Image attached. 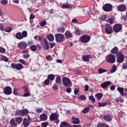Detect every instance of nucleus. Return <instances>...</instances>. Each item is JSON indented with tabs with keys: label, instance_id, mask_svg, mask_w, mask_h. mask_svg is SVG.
<instances>
[{
	"label": "nucleus",
	"instance_id": "f257e3e1",
	"mask_svg": "<svg viewBox=\"0 0 127 127\" xmlns=\"http://www.w3.org/2000/svg\"><path fill=\"white\" fill-rule=\"evenodd\" d=\"M27 37V32L26 31H24L21 32H18L15 35V38L16 39H18V40H21V39H23V38H25Z\"/></svg>",
	"mask_w": 127,
	"mask_h": 127
},
{
	"label": "nucleus",
	"instance_id": "f03ea898",
	"mask_svg": "<svg viewBox=\"0 0 127 127\" xmlns=\"http://www.w3.org/2000/svg\"><path fill=\"white\" fill-rule=\"evenodd\" d=\"M56 41L57 42L61 43L64 41V35L60 33L56 34L55 35Z\"/></svg>",
	"mask_w": 127,
	"mask_h": 127
},
{
	"label": "nucleus",
	"instance_id": "7ed1b4c3",
	"mask_svg": "<svg viewBox=\"0 0 127 127\" xmlns=\"http://www.w3.org/2000/svg\"><path fill=\"white\" fill-rule=\"evenodd\" d=\"M62 82L65 87H70V86H72V85H71L72 82H71V80H70L69 78L66 77H64L62 78Z\"/></svg>",
	"mask_w": 127,
	"mask_h": 127
},
{
	"label": "nucleus",
	"instance_id": "20e7f679",
	"mask_svg": "<svg viewBox=\"0 0 127 127\" xmlns=\"http://www.w3.org/2000/svg\"><path fill=\"white\" fill-rule=\"evenodd\" d=\"M106 61L109 63H111V64H114L116 62V56L112 54L109 55L107 56Z\"/></svg>",
	"mask_w": 127,
	"mask_h": 127
},
{
	"label": "nucleus",
	"instance_id": "39448f33",
	"mask_svg": "<svg viewBox=\"0 0 127 127\" xmlns=\"http://www.w3.org/2000/svg\"><path fill=\"white\" fill-rule=\"evenodd\" d=\"M117 61L118 63H123L125 60V56L123 53L119 52L117 54Z\"/></svg>",
	"mask_w": 127,
	"mask_h": 127
},
{
	"label": "nucleus",
	"instance_id": "423d86ee",
	"mask_svg": "<svg viewBox=\"0 0 127 127\" xmlns=\"http://www.w3.org/2000/svg\"><path fill=\"white\" fill-rule=\"evenodd\" d=\"M105 32L106 34H112L113 32V27L109 24L106 23L105 24Z\"/></svg>",
	"mask_w": 127,
	"mask_h": 127
},
{
	"label": "nucleus",
	"instance_id": "0eeeda50",
	"mask_svg": "<svg viewBox=\"0 0 127 127\" xmlns=\"http://www.w3.org/2000/svg\"><path fill=\"white\" fill-rule=\"evenodd\" d=\"M91 37L88 35H83L80 37V40L82 43H88Z\"/></svg>",
	"mask_w": 127,
	"mask_h": 127
},
{
	"label": "nucleus",
	"instance_id": "6e6552de",
	"mask_svg": "<svg viewBox=\"0 0 127 127\" xmlns=\"http://www.w3.org/2000/svg\"><path fill=\"white\" fill-rule=\"evenodd\" d=\"M11 67L13 69H16L18 71H20V70H21V69L23 68V65H22L21 64H19V63L17 64L13 63V64H11Z\"/></svg>",
	"mask_w": 127,
	"mask_h": 127
},
{
	"label": "nucleus",
	"instance_id": "1a4fd4ad",
	"mask_svg": "<svg viewBox=\"0 0 127 127\" xmlns=\"http://www.w3.org/2000/svg\"><path fill=\"white\" fill-rule=\"evenodd\" d=\"M123 29V26L121 24H116L113 26V30L116 33H119Z\"/></svg>",
	"mask_w": 127,
	"mask_h": 127
},
{
	"label": "nucleus",
	"instance_id": "9d476101",
	"mask_svg": "<svg viewBox=\"0 0 127 127\" xmlns=\"http://www.w3.org/2000/svg\"><path fill=\"white\" fill-rule=\"evenodd\" d=\"M102 8L104 11H111L113 8V5H112V4L106 3L103 6Z\"/></svg>",
	"mask_w": 127,
	"mask_h": 127
},
{
	"label": "nucleus",
	"instance_id": "9b49d317",
	"mask_svg": "<svg viewBox=\"0 0 127 127\" xmlns=\"http://www.w3.org/2000/svg\"><path fill=\"white\" fill-rule=\"evenodd\" d=\"M3 93L5 95H7V96L11 95V93H12L11 87L10 86L4 87L3 89Z\"/></svg>",
	"mask_w": 127,
	"mask_h": 127
},
{
	"label": "nucleus",
	"instance_id": "f8f14e48",
	"mask_svg": "<svg viewBox=\"0 0 127 127\" xmlns=\"http://www.w3.org/2000/svg\"><path fill=\"white\" fill-rule=\"evenodd\" d=\"M18 47L20 49H26L27 47V43L25 41H22L18 44Z\"/></svg>",
	"mask_w": 127,
	"mask_h": 127
},
{
	"label": "nucleus",
	"instance_id": "ddd939ff",
	"mask_svg": "<svg viewBox=\"0 0 127 127\" xmlns=\"http://www.w3.org/2000/svg\"><path fill=\"white\" fill-rule=\"evenodd\" d=\"M112 85V82L110 81H105L103 82L102 84L100 85V87L102 88V89H107L109 86H111Z\"/></svg>",
	"mask_w": 127,
	"mask_h": 127
},
{
	"label": "nucleus",
	"instance_id": "4468645a",
	"mask_svg": "<svg viewBox=\"0 0 127 127\" xmlns=\"http://www.w3.org/2000/svg\"><path fill=\"white\" fill-rule=\"evenodd\" d=\"M43 42L44 43V49L45 50H48V49H49V44H48V42H47V39L46 38H44L43 39Z\"/></svg>",
	"mask_w": 127,
	"mask_h": 127
},
{
	"label": "nucleus",
	"instance_id": "2eb2a0df",
	"mask_svg": "<svg viewBox=\"0 0 127 127\" xmlns=\"http://www.w3.org/2000/svg\"><path fill=\"white\" fill-rule=\"evenodd\" d=\"M59 118V116H58V115L55 113H54L51 114L50 116V120L53 121H54L56 120H57Z\"/></svg>",
	"mask_w": 127,
	"mask_h": 127
},
{
	"label": "nucleus",
	"instance_id": "dca6fc26",
	"mask_svg": "<svg viewBox=\"0 0 127 127\" xmlns=\"http://www.w3.org/2000/svg\"><path fill=\"white\" fill-rule=\"evenodd\" d=\"M119 11H126L127 10V6L125 4H120L117 7Z\"/></svg>",
	"mask_w": 127,
	"mask_h": 127
},
{
	"label": "nucleus",
	"instance_id": "f3484780",
	"mask_svg": "<svg viewBox=\"0 0 127 127\" xmlns=\"http://www.w3.org/2000/svg\"><path fill=\"white\" fill-rule=\"evenodd\" d=\"M71 122L72 124H74L75 125H79V124L80 123L79 119L77 117H75V116H73L72 117Z\"/></svg>",
	"mask_w": 127,
	"mask_h": 127
},
{
	"label": "nucleus",
	"instance_id": "a211bd4d",
	"mask_svg": "<svg viewBox=\"0 0 127 127\" xmlns=\"http://www.w3.org/2000/svg\"><path fill=\"white\" fill-rule=\"evenodd\" d=\"M39 119L41 120V121H47V119H48V117L47 116V115L46 114L43 113L40 115Z\"/></svg>",
	"mask_w": 127,
	"mask_h": 127
},
{
	"label": "nucleus",
	"instance_id": "6ab92c4d",
	"mask_svg": "<svg viewBox=\"0 0 127 127\" xmlns=\"http://www.w3.org/2000/svg\"><path fill=\"white\" fill-rule=\"evenodd\" d=\"M74 34L75 35H82L83 34V31L80 30L78 27L75 28Z\"/></svg>",
	"mask_w": 127,
	"mask_h": 127
},
{
	"label": "nucleus",
	"instance_id": "aec40b11",
	"mask_svg": "<svg viewBox=\"0 0 127 127\" xmlns=\"http://www.w3.org/2000/svg\"><path fill=\"white\" fill-rule=\"evenodd\" d=\"M90 58H91V56L90 55H84L82 57V60H83L84 62H88L90 60Z\"/></svg>",
	"mask_w": 127,
	"mask_h": 127
},
{
	"label": "nucleus",
	"instance_id": "412c9836",
	"mask_svg": "<svg viewBox=\"0 0 127 127\" xmlns=\"http://www.w3.org/2000/svg\"><path fill=\"white\" fill-rule=\"evenodd\" d=\"M29 121L27 120V119L26 118H24L23 119V125L24 127H27L28 126H29Z\"/></svg>",
	"mask_w": 127,
	"mask_h": 127
},
{
	"label": "nucleus",
	"instance_id": "4be33fe9",
	"mask_svg": "<svg viewBox=\"0 0 127 127\" xmlns=\"http://www.w3.org/2000/svg\"><path fill=\"white\" fill-rule=\"evenodd\" d=\"M112 116L111 115H105L103 117V120L106 122H111L112 121Z\"/></svg>",
	"mask_w": 127,
	"mask_h": 127
},
{
	"label": "nucleus",
	"instance_id": "5701e85b",
	"mask_svg": "<svg viewBox=\"0 0 127 127\" xmlns=\"http://www.w3.org/2000/svg\"><path fill=\"white\" fill-rule=\"evenodd\" d=\"M47 38L49 41H50L51 42H52L53 41H54V36L52 35V34H50L47 36Z\"/></svg>",
	"mask_w": 127,
	"mask_h": 127
},
{
	"label": "nucleus",
	"instance_id": "b1692460",
	"mask_svg": "<svg viewBox=\"0 0 127 127\" xmlns=\"http://www.w3.org/2000/svg\"><path fill=\"white\" fill-rule=\"evenodd\" d=\"M66 38H71L73 36V34H71L70 31H66L64 34Z\"/></svg>",
	"mask_w": 127,
	"mask_h": 127
},
{
	"label": "nucleus",
	"instance_id": "393cba45",
	"mask_svg": "<svg viewBox=\"0 0 127 127\" xmlns=\"http://www.w3.org/2000/svg\"><path fill=\"white\" fill-rule=\"evenodd\" d=\"M60 127H72L70 126V125H69L68 123L66 122H61V123Z\"/></svg>",
	"mask_w": 127,
	"mask_h": 127
},
{
	"label": "nucleus",
	"instance_id": "a878e982",
	"mask_svg": "<svg viewBox=\"0 0 127 127\" xmlns=\"http://www.w3.org/2000/svg\"><path fill=\"white\" fill-rule=\"evenodd\" d=\"M15 115L16 116H20V117H23L22 110H17L15 111Z\"/></svg>",
	"mask_w": 127,
	"mask_h": 127
},
{
	"label": "nucleus",
	"instance_id": "bb28decb",
	"mask_svg": "<svg viewBox=\"0 0 127 127\" xmlns=\"http://www.w3.org/2000/svg\"><path fill=\"white\" fill-rule=\"evenodd\" d=\"M15 120L17 124H21L22 123L23 118L20 117L15 118Z\"/></svg>",
	"mask_w": 127,
	"mask_h": 127
},
{
	"label": "nucleus",
	"instance_id": "cd10ccee",
	"mask_svg": "<svg viewBox=\"0 0 127 127\" xmlns=\"http://www.w3.org/2000/svg\"><path fill=\"white\" fill-rule=\"evenodd\" d=\"M57 31L59 32V33H64L65 32V28L64 27H59L57 29Z\"/></svg>",
	"mask_w": 127,
	"mask_h": 127
},
{
	"label": "nucleus",
	"instance_id": "c85d7f7f",
	"mask_svg": "<svg viewBox=\"0 0 127 127\" xmlns=\"http://www.w3.org/2000/svg\"><path fill=\"white\" fill-rule=\"evenodd\" d=\"M117 90L121 94L122 96L124 97L125 96V93H124V88L123 87H118Z\"/></svg>",
	"mask_w": 127,
	"mask_h": 127
},
{
	"label": "nucleus",
	"instance_id": "c756f323",
	"mask_svg": "<svg viewBox=\"0 0 127 127\" xmlns=\"http://www.w3.org/2000/svg\"><path fill=\"white\" fill-rule=\"evenodd\" d=\"M10 125L11 127H17V124L14 121V119H11L10 121Z\"/></svg>",
	"mask_w": 127,
	"mask_h": 127
},
{
	"label": "nucleus",
	"instance_id": "7c9ffc66",
	"mask_svg": "<svg viewBox=\"0 0 127 127\" xmlns=\"http://www.w3.org/2000/svg\"><path fill=\"white\" fill-rule=\"evenodd\" d=\"M22 114H23V117L24 116H27V115H28V114H29V111H28L27 110V109H22Z\"/></svg>",
	"mask_w": 127,
	"mask_h": 127
},
{
	"label": "nucleus",
	"instance_id": "2f4dec72",
	"mask_svg": "<svg viewBox=\"0 0 127 127\" xmlns=\"http://www.w3.org/2000/svg\"><path fill=\"white\" fill-rule=\"evenodd\" d=\"M48 79L50 80V81H54V79H55V75L54 74H49L48 75Z\"/></svg>",
	"mask_w": 127,
	"mask_h": 127
},
{
	"label": "nucleus",
	"instance_id": "473e14b6",
	"mask_svg": "<svg viewBox=\"0 0 127 127\" xmlns=\"http://www.w3.org/2000/svg\"><path fill=\"white\" fill-rule=\"evenodd\" d=\"M111 52L113 54H117L119 52V49L118 47H115L113 49L111 50Z\"/></svg>",
	"mask_w": 127,
	"mask_h": 127
},
{
	"label": "nucleus",
	"instance_id": "72a5a7b5",
	"mask_svg": "<svg viewBox=\"0 0 127 127\" xmlns=\"http://www.w3.org/2000/svg\"><path fill=\"white\" fill-rule=\"evenodd\" d=\"M30 49H31V51L35 52L37 50V46L35 45H33L30 47Z\"/></svg>",
	"mask_w": 127,
	"mask_h": 127
},
{
	"label": "nucleus",
	"instance_id": "f704fd0d",
	"mask_svg": "<svg viewBox=\"0 0 127 127\" xmlns=\"http://www.w3.org/2000/svg\"><path fill=\"white\" fill-rule=\"evenodd\" d=\"M97 127H110L109 125H106L104 123H99L97 125Z\"/></svg>",
	"mask_w": 127,
	"mask_h": 127
},
{
	"label": "nucleus",
	"instance_id": "c9c22d12",
	"mask_svg": "<svg viewBox=\"0 0 127 127\" xmlns=\"http://www.w3.org/2000/svg\"><path fill=\"white\" fill-rule=\"evenodd\" d=\"M61 77L58 76L56 78V83L58 84V85H59V84H61Z\"/></svg>",
	"mask_w": 127,
	"mask_h": 127
},
{
	"label": "nucleus",
	"instance_id": "e433bc0d",
	"mask_svg": "<svg viewBox=\"0 0 127 127\" xmlns=\"http://www.w3.org/2000/svg\"><path fill=\"white\" fill-rule=\"evenodd\" d=\"M116 71H117V65H116V64H114L110 70V72L111 73H115Z\"/></svg>",
	"mask_w": 127,
	"mask_h": 127
},
{
	"label": "nucleus",
	"instance_id": "4c0bfd02",
	"mask_svg": "<svg viewBox=\"0 0 127 127\" xmlns=\"http://www.w3.org/2000/svg\"><path fill=\"white\" fill-rule=\"evenodd\" d=\"M106 72H108V70L106 69H104L103 68H99L98 69L99 74H103V73H105Z\"/></svg>",
	"mask_w": 127,
	"mask_h": 127
},
{
	"label": "nucleus",
	"instance_id": "58836bf2",
	"mask_svg": "<svg viewBox=\"0 0 127 127\" xmlns=\"http://www.w3.org/2000/svg\"><path fill=\"white\" fill-rule=\"evenodd\" d=\"M46 59L47 60V61H52V60H53V57L50 55H49L46 57Z\"/></svg>",
	"mask_w": 127,
	"mask_h": 127
},
{
	"label": "nucleus",
	"instance_id": "ea45409f",
	"mask_svg": "<svg viewBox=\"0 0 127 127\" xmlns=\"http://www.w3.org/2000/svg\"><path fill=\"white\" fill-rule=\"evenodd\" d=\"M95 97H96L98 100H101L103 97V94L102 93H97L95 95Z\"/></svg>",
	"mask_w": 127,
	"mask_h": 127
},
{
	"label": "nucleus",
	"instance_id": "a19ab883",
	"mask_svg": "<svg viewBox=\"0 0 127 127\" xmlns=\"http://www.w3.org/2000/svg\"><path fill=\"white\" fill-rule=\"evenodd\" d=\"M23 57L25 59H27V58H29L30 57V54H29V53H28L24 54H23Z\"/></svg>",
	"mask_w": 127,
	"mask_h": 127
},
{
	"label": "nucleus",
	"instance_id": "79ce46f5",
	"mask_svg": "<svg viewBox=\"0 0 127 127\" xmlns=\"http://www.w3.org/2000/svg\"><path fill=\"white\" fill-rule=\"evenodd\" d=\"M89 111H90V108L86 107L83 109V110L82 111V113H83V114H87V113H88V112H89Z\"/></svg>",
	"mask_w": 127,
	"mask_h": 127
},
{
	"label": "nucleus",
	"instance_id": "37998d69",
	"mask_svg": "<svg viewBox=\"0 0 127 127\" xmlns=\"http://www.w3.org/2000/svg\"><path fill=\"white\" fill-rule=\"evenodd\" d=\"M89 99L90 101H92L93 103H95L96 102V99H95V97L93 95L89 96Z\"/></svg>",
	"mask_w": 127,
	"mask_h": 127
},
{
	"label": "nucleus",
	"instance_id": "c03bdc74",
	"mask_svg": "<svg viewBox=\"0 0 127 127\" xmlns=\"http://www.w3.org/2000/svg\"><path fill=\"white\" fill-rule=\"evenodd\" d=\"M106 22L108 23H110V24H113L114 23V19L113 18H109L106 20Z\"/></svg>",
	"mask_w": 127,
	"mask_h": 127
},
{
	"label": "nucleus",
	"instance_id": "a18cd8bd",
	"mask_svg": "<svg viewBox=\"0 0 127 127\" xmlns=\"http://www.w3.org/2000/svg\"><path fill=\"white\" fill-rule=\"evenodd\" d=\"M44 84L46 85V86H48L50 84V80L47 78V79L45 80L44 81Z\"/></svg>",
	"mask_w": 127,
	"mask_h": 127
},
{
	"label": "nucleus",
	"instance_id": "49530a36",
	"mask_svg": "<svg viewBox=\"0 0 127 127\" xmlns=\"http://www.w3.org/2000/svg\"><path fill=\"white\" fill-rule=\"evenodd\" d=\"M47 22L46 21H41L39 24L40 25V26H42V27H43V26H45V25H46L47 24Z\"/></svg>",
	"mask_w": 127,
	"mask_h": 127
},
{
	"label": "nucleus",
	"instance_id": "de8ad7c7",
	"mask_svg": "<svg viewBox=\"0 0 127 127\" xmlns=\"http://www.w3.org/2000/svg\"><path fill=\"white\" fill-rule=\"evenodd\" d=\"M99 107H105L108 105L106 102L104 103H98Z\"/></svg>",
	"mask_w": 127,
	"mask_h": 127
},
{
	"label": "nucleus",
	"instance_id": "09e8293b",
	"mask_svg": "<svg viewBox=\"0 0 127 127\" xmlns=\"http://www.w3.org/2000/svg\"><path fill=\"white\" fill-rule=\"evenodd\" d=\"M43 111V108H36V112L37 113H41Z\"/></svg>",
	"mask_w": 127,
	"mask_h": 127
},
{
	"label": "nucleus",
	"instance_id": "8fccbe9b",
	"mask_svg": "<svg viewBox=\"0 0 127 127\" xmlns=\"http://www.w3.org/2000/svg\"><path fill=\"white\" fill-rule=\"evenodd\" d=\"M12 29L10 27H7L5 28L4 31L5 32H10L11 31Z\"/></svg>",
	"mask_w": 127,
	"mask_h": 127
},
{
	"label": "nucleus",
	"instance_id": "3c124183",
	"mask_svg": "<svg viewBox=\"0 0 127 127\" xmlns=\"http://www.w3.org/2000/svg\"><path fill=\"white\" fill-rule=\"evenodd\" d=\"M53 89L54 91H57V90H58V85L56 83L53 85Z\"/></svg>",
	"mask_w": 127,
	"mask_h": 127
},
{
	"label": "nucleus",
	"instance_id": "603ef678",
	"mask_svg": "<svg viewBox=\"0 0 127 127\" xmlns=\"http://www.w3.org/2000/svg\"><path fill=\"white\" fill-rule=\"evenodd\" d=\"M62 8H70L69 4H64L62 6Z\"/></svg>",
	"mask_w": 127,
	"mask_h": 127
},
{
	"label": "nucleus",
	"instance_id": "864d4df0",
	"mask_svg": "<svg viewBox=\"0 0 127 127\" xmlns=\"http://www.w3.org/2000/svg\"><path fill=\"white\" fill-rule=\"evenodd\" d=\"M19 62L23 64V65H25V64H26V62H25V61H24V60L20 59L19 60Z\"/></svg>",
	"mask_w": 127,
	"mask_h": 127
},
{
	"label": "nucleus",
	"instance_id": "5fc2aeb1",
	"mask_svg": "<svg viewBox=\"0 0 127 127\" xmlns=\"http://www.w3.org/2000/svg\"><path fill=\"white\" fill-rule=\"evenodd\" d=\"M7 2H8V1L7 0H2L1 1V3L2 4H3L4 5H5V4L7 3Z\"/></svg>",
	"mask_w": 127,
	"mask_h": 127
},
{
	"label": "nucleus",
	"instance_id": "6e6d98bb",
	"mask_svg": "<svg viewBox=\"0 0 127 127\" xmlns=\"http://www.w3.org/2000/svg\"><path fill=\"white\" fill-rule=\"evenodd\" d=\"M4 52H5V49L0 47V53H4Z\"/></svg>",
	"mask_w": 127,
	"mask_h": 127
},
{
	"label": "nucleus",
	"instance_id": "4d7b16f0",
	"mask_svg": "<svg viewBox=\"0 0 127 127\" xmlns=\"http://www.w3.org/2000/svg\"><path fill=\"white\" fill-rule=\"evenodd\" d=\"M31 94L29 92H26L23 95V97H29Z\"/></svg>",
	"mask_w": 127,
	"mask_h": 127
},
{
	"label": "nucleus",
	"instance_id": "13d9d810",
	"mask_svg": "<svg viewBox=\"0 0 127 127\" xmlns=\"http://www.w3.org/2000/svg\"><path fill=\"white\" fill-rule=\"evenodd\" d=\"M79 100H81L82 101H83V100H86V96L84 95H81L79 96Z\"/></svg>",
	"mask_w": 127,
	"mask_h": 127
},
{
	"label": "nucleus",
	"instance_id": "bf43d9fd",
	"mask_svg": "<svg viewBox=\"0 0 127 127\" xmlns=\"http://www.w3.org/2000/svg\"><path fill=\"white\" fill-rule=\"evenodd\" d=\"M47 126H48V123L46 122H44L42 123V127H47Z\"/></svg>",
	"mask_w": 127,
	"mask_h": 127
},
{
	"label": "nucleus",
	"instance_id": "052dcab7",
	"mask_svg": "<svg viewBox=\"0 0 127 127\" xmlns=\"http://www.w3.org/2000/svg\"><path fill=\"white\" fill-rule=\"evenodd\" d=\"M2 59L3 61H5V62H7V61H8V59H7V58H6L5 56H3Z\"/></svg>",
	"mask_w": 127,
	"mask_h": 127
},
{
	"label": "nucleus",
	"instance_id": "680f3d73",
	"mask_svg": "<svg viewBox=\"0 0 127 127\" xmlns=\"http://www.w3.org/2000/svg\"><path fill=\"white\" fill-rule=\"evenodd\" d=\"M51 48H53L55 46V43L52 42L50 43Z\"/></svg>",
	"mask_w": 127,
	"mask_h": 127
},
{
	"label": "nucleus",
	"instance_id": "e2e57ef3",
	"mask_svg": "<svg viewBox=\"0 0 127 127\" xmlns=\"http://www.w3.org/2000/svg\"><path fill=\"white\" fill-rule=\"evenodd\" d=\"M34 18H35V16H34V15H33V14H31L30 15L29 19H30V20H31L32 19H34Z\"/></svg>",
	"mask_w": 127,
	"mask_h": 127
},
{
	"label": "nucleus",
	"instance_id": "0e129e2a",
	"mask_svg": "<svg viewBox=\"0 0 127 127\" xmlns=\"http://www.w3.org/2000/svg\"><path fill=\"white\" fill-rule=\"evenodd\" d=\"M88 90H89V85H86L85 86L84 91L85 92H88Z\"/></svg>",
	"mask_w": 127,
	"mask_h": 127
},
{
	"label": "nucleus",
	"instance_id": "69168bd1",
	"mask_svg": "<svg viewBox=\"0 0 127 127\" xmlns=\"http://www.w3.org/2000/svg\"><path fill=\"white\" fill-rule=\"evenodd\" d=\"M74 95H77L79 93V89H75L74 90Z\"/></svg>",
	"mask_w": 127,
	"mask_h": 127
},
{
	"label": "nucleus",
	"instance_id": "338daca9",
	"mask_svg": "<svg viewBox=\"0 0 127 127\" xmlns=\"http://www.w3.org/2000/svg\"><path fill=\"white\" fill-rule=\"evenodd\" d=\"M72 91L70 88H67L66 90V92H67L68 94H70Z\"/></svg>",
	"mask_w": 127,
	"mask_h": 127
},
{
	"label": "nucleus",
	"instance_id": "774afa93",
	"mask_svg": "<svg viewBox=\"0 0 127 127\" xmlns=\"http://www.w3.org/2000/svg\"><path fill=\"white\" fill-rule=\"evenodd\" d=\"M0 29L2 31H3V30H4V29L3 28V25L2 23H0Z\"/></svg>",
	"mask_w": 127,
	"mask_h": 127
}]
</instances>
